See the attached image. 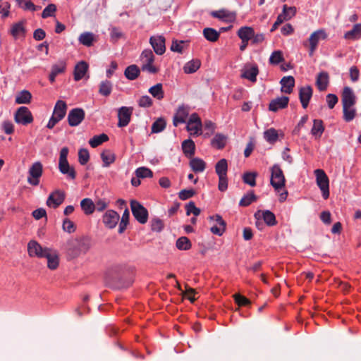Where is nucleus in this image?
<instances>
[{
  "label": "nucleus",
  "instance_id": "f257e3e1",
  "mask_svg": "<svg viewBox=\"0 0 361 361\" xmlns=\"http://www.w3.org/2000/svg\"><path fill=\"white\" fill-rule=\"evenodd\" d=\"M154 55L151 49H144L140 56L141 70L150 74H157L159 71V68L154 64Z\"/></svg>",
  "mask_w": 361,
  "mask_h": 361
},
{
  "label": "nucleus",
  "instance_id": "f03ea898",
  "mask_svg": "<svg viewBox=\"0 0 361 361\" xmlns=\"http://www.w3.org/2000/svg\"><path fill=\"white\" fill-rule=\"evenodd\" d=\"M68 148L66 147L61 149L59 159V170L62 174L66 175L68 179L75 180L77 173L74 167L71 166L68 161Z\"/></svg>",
  "mask_w": 361,
  "mask_h": 361
},
{
  "label": "nucleus",
  "instance_id": "7ed1b4c3",
  "mask_svg": "<svg viewBox=\"0 0 361 361\" xmlns=\"http://www.w3.org/2000/svg\"><path fill=\"white\" fill-rule=\"evenodd\" d=\"M270 184L276 192H280L285 188L286 185V178L283 171L281 166L276 164L270 168Z\"/></svg>",
  "mask_w": 361,
  "mask_h": 361
},
{
  "label": "nucleus",
  "instance_id": "20e7f679",
  "mask_svg": "<svg viewBox=\"0 0 361 361\" xmlns=\"http://www.w3.org/2000/svg\"><path fill=\"white\" fill-rule=\"evenodd\" d=\"M64 250L68 258L74 259L85 250V244L80 238H71L64 245Z\"/></svg>",
  "mask_w": 361,
  "mask_h": 361
},
{
  "label": "nucleus",
  "instance_id": "39448f33",
  "mask_svg": "<svg viewBox=\"0 0 361 361\" xmlns=\"http://www.w3.org/2000/svg\"><path fill=\"white\" fill-rule=\"evenodd\" d=\"M66 111V103L63 100H58L54 106L53 114L47 124V128L49 129L54 128L65 117Z\"/></svg>",
  "mask_w": 361,
  "mask_h": 361
},
{
  "label": "nucleus",
  "instance_id": "423d86ee",
  "mask_svg": "<svg viewBox=\"0 0 361 361\" xmlns=\"http://www.w3.org/2000/svg\"><path fill=\"white\" fill-rule=\"evenodd\" d=\"M215 171L219 176L218 188L224 192L228 188V162L226 159H221L216 164Z\"/></svg>",
  "mask_w": 361,
  "mask_h": 361
},
{
  "label": "nucleus",
  "instance_id": "0eeeda50",
  "mask_svg": "<svg viewBox=\"0 0 361 361\" xmlns=\"http://www.w3.org/2000/svg\"><path fill=\"white\" fill-rule=\"evenodd\" d=\"M327 37L328 35L324 29L317 30L310 35L308 41L303 43L305 47H308L309 55L310 56L314 54V51L317 49L319 41L325 40Z\"/></svg>",
  "mask_w": 361,
  "mask_h": 361
},
{
  "label": "nucleus",
  "instance_id": "6e6552de",
  "mask_svg": "<svg viewBox=\"0 0 361 361\" xmlns=\"http://www.w3.org/2000/svg\"><path fill=\"white\" fill-rule=\"evenodd\" d=\"M316 176V183L322 191V197L324 200L329 197V179L322 169H316L314 171Z\"/></svg>",
  "mask_w": 361,
  "mask_h": 361
},
{
  "label": "nucleus",
  "instance_id": "1a4fd4ad",
  "mask_svg": "<svg viewBox=\"0 0 361 361\" xmlns=\"http://www.w3.org/2000/svg\"><path fill=\"white\" fill-rule=\"evenodd\" d=\"M43 173V165L40 161L34 162L29 169L27 183L32 186H37Z\"/></svg>",
  "mask_w": 361,
  "mask_h": 361
},
{
  "label": "nucleus",
  "instance_id": "9d476101",
  "mask_svg": "<svg viewBox=\"0 0 361 361\" xmlns=\"http://www.w3.org/2000/svg\"><path fill=\"white\" fill-rule=\"evenodd\" d=\"M255 217L257 219L256 226L259 229H262L263 226L262 223L259 221L260 219H262L269 226H274L277 224L275 214L269 210H259L255 214Z\"/></svg>",
  "mask_w": 361,
  "mask_h": 361
},
{
  "label": "nucleus",
  "instance_id": "9b49d317",
  "mask_svg": "<svg viewBox=\"0 0 361 361\" xmlns=\"http://www.w3.org/2000/svg\"><path fill=\"white\" fill-rule=\"evenodd\" d=\"M132 213L135 219L140 224H144L148 220V212L139 202H130Z\"/></svg>",
  "mask_w": 361,
  "mask_h": 361
},
{
  "label": "nucleus",
  "instance_id": "f8f14e48",
  "mask_svg": "<svg viewBox=\"0 0 361 361\" xmlns=\"http://www.w3.org/2000/svg\"><path fill=\"white\" fill-rule=\"evenodd\" d=\"M14 121L18 124L27 126L32 123L33 116L27 107L20 106L14 114Z\"/></svg>",
  "mask_w": 361,
  "mask_h": 361
},
{
  "label": "nucleus",
  "instance_id": "ddd939ff",
  "mask_svg": "<svg viewBox=\"0 0 361 361\" xmlns=\"http://www.w3.org/2000/svg\"><path fill=\"white\" fill-rule=\"evenodd\" d=\"M202 123L199 115L193 113L190 115L187 123L186 129L191 135H200L202 134Z\"/></svg>",
  "mask_w": 361,
  "mask_h": 361
},
{
  "label": "nucleus",
  "instance_id": "4468645a",
  "mask_svg": "<svg viewBox=\"0 0 361 361\" xmlns=\"http://www.w3.org/2000/svg\"><path fill=\"white\" fill-rule=\"evenodd\" d=\"M49 247H43L37 241L32 240L27 244V252L30 257L44 258Z\"/></svg>",
  "mask_w": 361,
  "mask_h": 361
},
{
  "label": "nucleus",
  "instance_id": "2eb2a0df",
  "mask_svg": "<svg viewBox=\"0 0 361 361\" xmlns=\"http://www.w3.org/2000/svg\"><path fill=\"white\" fill-rule=\"evenodd\" d=\"M66 193L61 190L53 191L48 197L47 205L49 207L56 209L59 207L65 200Z\"/></svg>",
  "mask_w": 361,
  "mask_h": 361
},
{
  "label": "nucleus",
  "instance_id": "dca6fc26",
  "mask_svg": "<svg viewBox=\"0 0 361 361\" xmlns=\"http://www.w3.org/2000/svg\"><path fill=\"white\" fill-rule=\"evenodd\" d=\"M85 113L81 108H75L71 109L68 115V122L70 126L75 127L80 125L85 119Z\"/></svg>",
  "mask_w": 361,
  "mask_h": 361
},
{
  "label": "nucleus",
  "instance_id": "f3484780",
  "mask_svg": "<svg viewBox=\"0 0 361 361\" xmlns=\"http://www.w3.org/2000/svg\"><path fill=\"white\" fill-rule=\"evenodd\" d=\"M119 219L120 216L116 211L109 209L104 214L102 222L106 228L112 229L116 226Z\"/></svg>",
  "mask_w": 361,
  "mask_h": 361
},
{
  "label": "nucleus",
  "instance_id": "a211bd4d",
  "mask_svg": "<svg viewBox=\"0 0 361 361\" xmlns=\"http://www.w3.org/2000/svg\"><path fill=\"white\" fill-rule=\"evenodd\" d=\"M259 68L256 64H245L241 71V78L247 79L252 82L257 81Z\"/></svg>",
  "mask_w": 361,
  "mask_h": 361
},
{
  "label": "nucleus",
  "instance_id": "6ab92c4d",
  "mask_svg": "<svg viewBox=\"0 0 361 361\" xmlns=\"http://www.w3.org/2000/svg\"><path fill=\"white\" fill-rule=\"evenodd\" d=\"M165 42V37L162 35L152 36L149 38V43L158 55H162L166 51Z\"/></svg>",
  "mask_w": 361,
  "mask_h": 361
},
{
  "label": "nucleus",
  "instance_id": "aec40b11",
  "mask_svg": "<svg viewBox=\"0 0 361 361\" xmlns=\"http://www.w3.org/2000/svg\"><path fill=\"white\" fill-rule=\"evenodd\" d=\"M133 109L130 107L122 106L118 111V126L125 127L128 125L130 121Z\"/></svg>",
  "mask_w": 361,
  "mask_h": 361
},
{
  "label": "nucleus",
  "instance_id": "412c9836",
  "mask_svg": "<svg viewBox=\"0 0 361 361\" xmlns=\"http://www.w3.org/2000/svg\"><path fill=\"white\" fill-rule=\"evenodd\" d=\"M211 220L214 221L216 224L214 225L211 227L210 231L213 234L217 235H222L223 233L226 231V221L222 219V217L219 215L216 214L214 216H211L209 217Z\"/></svg>",
  "mask_w": 361,
  "mask_h": 361
},
{
  "label": "nucleus",
  "instance_id": "4be33fe9",
  "mask_svg": "<svg viewBox=\"0 0 361 361\" xmlns=\"http://www.w3.org/2000/svg\"><path fill=\"white\" fill-rule=\"evenodd\" d=\"M189 107L185 105L180 106L173 119V124L174 126H178L180 123H185L187 118L189 115Z\"/></svg>",
  "mask_w": 361,
  "mask_h": 361
},
{
  "label": "nucleus",
  "instance_id": "5701e85b",
  "mask_svg": "<svg viewBox=\"0 0 361 361\" xmlns=\"http://www.w3.org/2000/svg\"><path fill=\"white\" fill-rule=\"evenodd\" d=\"M47 259V267L51 270H55L59 265V255L57 250L49 248L44 257Z\"/></svg>",
  "mask_w": 361,
  "mask_h": 361
},
{
  "label": "nucleus",
  "instance_id": "b1692460",
  "mask_svg": "<svg viewBox=\"0 0 361 361\" xmlns=\"http://www.w3.org/2000/svg\"><path fill=\"white\" fill-rule=\"evenodd\" d=\"M211 16L226 23H233L236 18L235 12H231L226 9L212 11Z\"/></svg>",
  "mask_w": 361,
  "mask_h": 361
},
{
  "label": "nucleus",
  "instance_id": "393cba45",
  "mask_svg": "<svg viewBox=\"0 0 361 361\" xmlns=\"http://www.w3.org/2000/svg\"><path fill=\"white\" fill-rule=\"evenodd\" d=\"M313 90L311 86L306 85L302 87L299 90V98L301 102L302 106L306 109L308 105L310 99L312 97Z\"/></svg>",
  "mask_w": 361,
  "mask_h": 361
},
{
  "label": "nucleus",
  "instance_id": "a878e982",
  "mask_svg": "<svg viewBox=\"0 0 361 361\" xmlns=\"http://www.w3.org/2000/svg\"><path fill=\"white\" fill-rule=\"evenodd\" d=\"M284 133L282 130H278L274 128H270L264 132V138L269 144H274L279 139H283Z\"/></svg>",
  "mask_w": 361,
  "mask_h": 361
},
{
  "label": "nucleus",
  "instance_id": "bb28decb",
  "mask_svg": "<svg viewBox=\"0 0 361 361\" xmlns=\"http://www.w3.org/2000/svg\"><path fill=\"white\" fill-rule=\"evenodd\" d=\"M341 100L343 106H351L355 104L356 97L350 87H345L343 88Z\"/></svg>",
  "mask_w": 361,
  "mask_h": 361
},
{
  "label": "nucleus",
  "instance_id": "cd10ccee",
  "mask_svg": "<svg viewBox=\"0 0 361 361\" xmlns=\"http://www.w3.org/2000/svg\"><path fill=\"white\" fill-rule=\"evenodd\" d=\"M288 102L289 98L286 96L272 99L269 104V110L271 111L276 112L280 109H283L287 107Z\"/></svg>",
  "mask_w": 361,
  "mask_h": 361
},
{
  "label": "nucleus",
  "instance_id": "c85d7f7f",
  "mask_svg": "<svg viewBox=\"0 0 361 361\" xmlns=\"http://www.w3.org/2000/svg\"><path fill=\"white\" fill-rule=\"evenodd\" d=\"M66 69V63L64 61H59L56 63L52 65L50 74L49 75V80L51 83H54L56 80V77L61 73L65 72Z\"/></svg>",
  "mask_w": 361,
  "mask_h": 361
},
{
  "label": "nucleus",
  "instance_id": "c756f323",
  "mask_svg": "<svg viewBox=\"0 0 361 361\" xmlns=\"http://www.w3.org/2000/svg\"><path fill=\"white\" fill-rule=\"evenodd\" d=\"M9 32L15 39H17L20 37H24L26 34L24 22L20 21L13 24L11 27Z\"/></svg>",
  "mask_w": 361,
  "mask_h": 361
},
{
  "label": "nucleus",
  "instance_id": "7c9ffc66",
  "mask_svg": "<svg viewBox=\"0 0 361 361\" xmlns=\"http://www.w3.org/2000/svg\"><path fill=\"white\" fill-rule=\"evenodd\" d=\"M89 66L87 62L81 61L78 63L74 68V80L79 81L82 79L88 71Z\"/></svg>",
  "mask_w": 361,
  "mask_h": 361
},
{
  "label": "nucleus",
  "instance_id": "2f4dec72",
  "mask_svg": "<svg viewBox=\"0 0 361 361\" xmlns=\"http://www.w3.org/2000/svg\"><path fill=\"white\" fill-rule=\"evenodd\" d=\"M79 42L83 46L90 47L97 42V37L92 32H85L80 34L78 37Z\"/></svg>",
  "mask_w": 361,
  "mask_h": 361
},
{
  "label": "nucleus",
  "instance_id": "473e14b6",
  "mask_svg": "<svg viewBox=\"0 0 361 361\" xmlns=\"http://www.w3.org/2000/svg\"><path fill=\"white\" fill-rule=\"evenodd\" d=\"M281 91L286 94H290L295 85V79L293 76H285L281 80Z\"/></svg>",
  "mask_w": 361,
  "mask_h": 361
},
{
  "label": "nucleus",
  "instance_id": "72a5a7b5",
  "mask_svg": "<svg viewBox=\"0 0 361 361\" xmlns=\"http://www.w3.org/2000/svg\"><path fill=\"white\" fill-rule=\"evenodd\" d=\"M329 74L326 72H321L318 74L316 80V85L319 91H324L329 85Z\"/></svg>",
  "mask_w": 361,
  "mask_h": 361
},
{
  "label": "nucleus",
  "instance_id": "f704fd0d",
  "mask_svg": "<svg viewBox=\"0 0 361 361\" xmlns=\"http://www.w3.org/2000/svg\"><path fill=\"white\" fill-rule=\"evenodd\" d=\"M254 31L251 27H241L238 31V36L242 41L249 42L254 37Z\"/></svg>",
  "mask_w": 361,
  "mask_h": 361
},
{
  "label": "nucleus",
  "instance_id": "c9c22d12",
  "mask_svg": "<svg viewBox=\"0 0 361 361\" xmlns=\"http://www.w3.org/2000/svg\"><path fill=\"white\" fill-rule=\"evenodd\" d=\"M190 166L195 173L203 172L206 168V163L200 158H192L190 161Z\"/></svg>",
  "mask_w": 361,
  "mask_h": 361
},
{
  "label": "nucleus",
  "instance_id": "e433bc0d",
  "mask_svg": "<svg viewBox=\"0 0 361 361\" xmlns=\"http://www.w3.org/2000/svg\"><path fill=\"white\" fill-rule=\"evenodd\" d=\"M140 73V69L137 65H130L128 66L125 71L124 75L126 78L130 80H134L137 78Z\"/></svg>",
  "mask_w": 361,
  "mask_h": 361
},
{
  "label": "nucleus",
  "instance_id": "4c0bfd02",
  "mask_svg": "<svg viewBox=\"0 0 361 361\" xmlns=\"http://www.w3.org/2000/svg\"><path fill=\"white\" fill-rule=\"evenodd\" d=\"M182 149L187 157H192L195 152V142L190 139L184 140L182 143Z\"/></svg>",
  "mask_w": 361,
  "mask_h": 361
},
{
  "label": "nucleus",
  "instance_id": "58836bf2",
  "mask_svg": "<svg viewBox=\"0 0 361 361\" xmlns=\"http://www.w3.org/2000/svg\"><path fill=\"white\" fill-rule=\"evenodd\" d=\"M324 131V126L321 119H314L313 121V126L311 130V133L316 138L321 137Z\"/></svg>",
  "mask_w": 361,
  "mask_h": 361
},
{
  "label": "nucleus",
  "instance_id": "ea45409f",
  "mask_svg": "<svg viewBox=\"0 0 361 361\" xmlns=\"http://www.w3.org/2000/svg\"><path fill=\"white\" fill-rule=\"evenodd\" d=\"M203 36L204 38L211 42H215L218 41L220 32H217L215 29L211 27H206L203 30Z\"/></svg>",
  "mask_w": 361,
  "mask_h": 361
},
{
  "label": "nucleus",
  "instance_id": "a19ab883",
  "mask_svg": "<svg viewBox=\"0 0 361 361\" xmlns=\"http://www.w3.org/2000/svg\"><path fill=\"white\" fill-rule=\"evenodd\" d=\"M201 66V61L199 59H192L186 63L183 67V71L187 74L195 73Z\"/></svg>",
  "mask_w": 361,
  "mask_h": 361
},
{
  "label": "nucleus",
  "instance_id": "79ce46f5",
  "mask_svg": "<svg viewBox=\"0 0 361 361\" xmlns=\"http://www.w3.org/2000/svg\"><path fill=\"white\" fill-rule=\"evenodd\" d=\"M80 207L86 215L92 214L95 210L94 203L90 198L83 199L80 202Z\"/></svg>",
  "mask_w": 361,
  "mask_h": 361
},
{
  "label": "nucleus",
  "instance_id": "37998d69",
  "mask_svg": "<svg viewBox=\"0 0 361 361\" xmlns=\"http://www.w3.org/2000/svg\"><path fill=\"white\" fill-rule=\"evenodd\" d=\"M226 136L218 133L212 140V145L218 149H221L226 146Z\"/></svg>",
  "mask_w": 361,
  "mask_h": 361
},
{
  "label": "nucleus",
  "instance_id": "c03bdc74",
  "mask_svg": "<svg viewBox=\"0 0 361 361\" xmlns=\"http://www.w3.org/2000/svg\"><path fill=\"white\" fill-rule=\"evenodd\" d=\"M101 158L104 163V166L106 167L114 163L116 159L115 154L109 149L104 150L101 153Z\"/></svg>",
  "mask_w": 361,
  "mask_h": 361
},
{
  "label": "nucleus",
  "instance_id": "a18cd8bd",
  "mask_svg": "<svg viewBox=\"0 0 361 361\" xmlns=\"http://www.w3.org/2000/svg\"><path fill=\"white\" fill-rule=\"evenodd\" d=\"M32 99V94L29 91L23 90L20 92L16 97V103L20 104H30Z\"/></svg>",
  "mask_w": 361,
  "mask_h": 361
},
{
  "label": "nucleus",
  "instance_id": "49530a36",
  "mask_svg": "<svg viewBox=\"0 0 361 361\" xmlns=\"http://www.w3.org/2000/svg\"><path fill=\"white\" fill-rule=\"evenodd\" d=\"M361 37V23L355 24L353 29L345 34V38L348 39H356Z\"/></svg>",
  "mask_w": 361,
  "mask_h": 361
},
{
  "label": "nucleus",
  "instance_id": "de8ad7c7",
  "mask_svg": "<svg viewBox=\"0 0 361 361\" xmlns=\"http://www.w3.org/2000/svg\"><path fill=\"white\" fill-rule=\"evenodd\" d=\"M112 83L109 80L102 81L99 85V93L104 97H108L112 91Z\"/></svg>",
  "mask_w": 361,
  "mask_h": 361
},
{
  "label": "nucleus",
  "instance_id": "09e8293b",
  "mask_svg": "<svg viewBox=\"0 0 361 361\" xmlns=\"http://www.w3.org/2000/svg\"><path fill=\"white\" fill-rule=\"evenodd\" d=\"M108 140V135L106 134L102 133L99 135H94L90 140L89 144L92 147L95 148Z\"/></svg>",
  "mask_w": 361,
  "mask_h": 361
},
{
  "label": "nucleus",
  "instance_id": "8fccbe9b",
  "mask_svg": "<svg viewBox=\"0 0 361 361\" xmlns=\"http://www.w3.org/2000/svg\"><path fill=\"white\" fill-rule=\"evenodd\" d=\"M149 92L156 99L161 100L164 97L162 84L158 83L149 89Z\"/></svg>",
  "mask_w": 361,
  "mask_h": 361
},
{
  "label": "nucleus",
  "instance_id": "3c124183",
  "mask_svg": "<svg viewBox=\"0 0 361 361\" xmlns=\"http://www.w3.org/2000/svg\"><path fill=\"white\" fill-rule=\"evenodd\" d=\"M176 247L180 250H188L191 248L192 244L187 237H180L176 240Z\"/></svg>",
  "mask_w": 361,
  "mask_h": 361
},
{
  "label": "nucleus",
  "instance_id": "603ef678",
  "mask_svg": "<svg viewBox=\"0 0 361 361\" xmlns=\"http://www.w3.org/2000/svg\"><path fill=\"white\" fill-rule=\"evenodd\" d=\"M257 200V197L255 195L253 191H250V192L245 195L239 202V205L241 207H247L250 205L253 202Z\"/></svg>",
  "mask_w": 361,
  "mask_h": 361
},
{
  "label": "nucleus",
  "instance_id": "864d4df0",
  "mask_svg": "<svg viewBox=\"0 0 361 361\" xmlns=\"http://www.w3.org/2000/svg\"><path fill=\"white\" fill-rule=\"evenodd\" d=\"M343 119L346 122H350L354 119L356 115V110L354 106H343Z\"/></svg>",
  "mask_w": 361,
  "mask_h": 361
},
{
  "label": "nucleus",
  "instance_id": "5fc2aeb1",
  "mask_svg": "<svg viewBox=\"0 0 361 361\" xmlns=\"http://www.w3.org/2000/svg\"><path fill=\"white\" fill-rule=\"evenodd\" d=\"M166 126V121L162 118H159L152 123L151 131L152 133H160L164 130Z\"/></svg>",
  "mask_w": 361,
  "mask_h": 361
},
{
  "label": "nucleus",
  "instance_id": "6e6d98bb",
  "mask_svg": "<svg viewBox=\"0 0 361 361\" xmlns=\"http://www.w3.org/2000/svg\"><path fill=\"white\" fill-rule=\"evenodd\" d=\"M257 173L256 172H246L243 176V180L245 183L254 187L256 185V177Z\"/></svg>",
  "mask_w": 361,
  "mask_h": 361
},
{
  "label": "nucleus",
  "instance_id": "4d7b16f0",
  "mask_svg": "<svg viewBox=\"0 0 361 361\" xmlns=\"http://www.w3.org/2000/svg\"><path fill=\"white\" fill-rule=\"evenodd\" d=\"M284 61L283 52L276 50L272 52L269 58V63L272 65H278L279 63Z\"/></svg>",
  "mask_w": 361,
  "mask_h": 361
},
{
  "label": "nucleus",
  "instance_id": "13d9d810",
  "mask_svg": "<svg viewBox=\"0 0 361 361\" xmlns=\"http://www.w3.org/2000/svg\"><path fill=\"white\" fill-rule=\"evenodd\" d=\"M135 173L136 176L140 178H152L153 176L152 171L146 167H139Z\"/></svg>",
  "mask_w": 361,
  "mask_h": 361
},
{
  "label": "nucleus",
  "instance_id": "bf43d9fd",
  "mask_svg": "<svg viewBox=\"0 0 361 361\" xmlns=\"http://www.w3.org/2000/svg\"><path fill=\"white\" fill-rule=\"evenodd\" d=\"M11 4L8 1H3L0 2V15L2 19H5L10 15Z\"/></svg>",
  "mask_w": 361,
  "mask_h": 361
},
{
  "label": "nucleus",
  "instance_id": "052dcab7",
  "mask_svg": "<svg viewBox=\"0 0 361 361\" xmlns=\"http://www.w3.org/2000/svg\"><path fill=\"white\" fill-rule=\"evenodd\" d=\"M235 302L240 307H247L251 304V301L246 297L236 293L233 295Z\"/></svg>",
  "mask_w": 361,
  "mask_h": 361
},
{
  "label": "nucleus",
  "instance_id": "680f3d73",
  "mask_svg": "<svg viewBox=\"0 0 361 361\" xmlns=\"http://www.w3.org/2000/svg\"><path fill=\"white\" fill-rule=\"evenodd\" d=\"M129 216H130L129 211L128 209H126L123 214V216L121 217V222L119 224V228H118L119 233H123L124 231L126 229L127 225L128 224V222H129Z\"/></svg>",
  "mask_w": 361,
  "mask_h": 361
},
{
  "label": "nucleus",
  "instance_id": "e2e57ef3",
  "mask_svg": "<svg viewBox=\"0 0 361 361\" xmlns=\"http://www.w3.org/2000/svg\"><path fill=\"white\" fill-rule=\"evenodd\" d=\"M122 37H123V33L120 28L114 27L111 29L110 39L113 43H116Z\"/></svg>",
  "mask_w": 361,
  "mask_h": 361
},
{
  "label": "nucleus",
  "instance_id": "0e129e2a",
  "mask_svg": "<svg viewBox=\"0 0 361 361\" xmlns=\"http://www.w3.org/2000/svg\"><path fill=\"white\" fill-rule=\"evenodd\" d=\"M62 228L65 232H67L68 233H73L76 230V226L73 221H71L68 218H66L63 221Z\"/></svg>",
  "mask_w": 361,
  "mask_h": 361
},
{
  "label": "nucleus",
  "instance_id": "69168bd1",
  "mask_svg": "<svg viewBox=\"0 0 361 361\" xmlns=\"http://www.w3.org/2000/svg\"><path fill=\"white\" fill-rule=\"evenodd\" d=\"M56 11V6L54 4H50L44 8L42 13V18H47L55 16Z\"/></svg>",
  "mask_w": 361,
  "mask_h": 361
},
{
  "label": "nucleus",
  "instance_id": "338daca9",
  "mask_svg": "<svg viewBox=\"0 0 361 361\" xmlns=\"http://www.w3.org/2000/svg\"><path fill=\"white\" fill-rule=\"evenodd\" d=\"M90 160V154L87 149L82 148L78 151V161L81 165H85Z\"/></svg>",
  "mask_w": 361,
  "mask_h": 361
},
{
  "label": "nucleus",
  "instance_id": "774afa93",
  "mask_svg": "<svg viewBox=\"0 0 361 361\" xmlns=\"http://www.w3.org/2000/svg\"><path fill=\"white\" fill-rule=\"evenodd\" d=\"M186 214L187 215H190L192 214L195 216H197L200 214V209L197 208L195 206L194 202H190L188 204L185 205Z\"/></svg>",
  "mask_w": 361,
  "mask_h": 361
}]
</instances>
